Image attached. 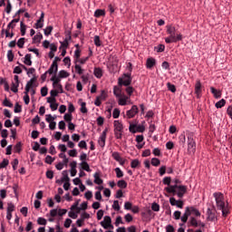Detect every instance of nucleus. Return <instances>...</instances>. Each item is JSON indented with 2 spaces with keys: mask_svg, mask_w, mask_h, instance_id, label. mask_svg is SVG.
Instances as JSON below:
<instances>
[{
  "mask_svg": "<svg viewBox=\"0 0 232 232\" xmlns=\"http://www.w3.org/2000/svg\"><path fill=\"white\" fill-rule=\"evenodd\" d=\"M213 197L216 201V206L219 211L222 212V217L226 218L229 213H231L229 208V202L226 201V198L222 192H215Z\"/></svg>",
  "mask_w": 232,
  "mask_h": 232,
  "instance_id": "f257e3e1",
  "label": "nucleus"
},
{
  "mask_svg": "<svg viewBox=\"0 0 232 232\" xmlns=\"http://www.w3.org/2000/svg\"><path fill=\"white\" fill-rule=\"evenodd\" d=\"M165 191H167V193H171L173 196L177 195L179 198H182L188 191V187L184 185H173L165 188Z\"/></svg>",
  "mask_w": 232,
  "mask_h": 232,
  "instance_id": "f03ea898",
  "label": "nucleus"
},
{
  "mask_svg": "<svg viewBox=\"0 0 232 232\" xmlns=\"http://www.w3.org/2000/svg\"><path fill=\"white\" fill-rule=\"evenodd\" d=\"M167 28V34H169L170 39H173L175 41V39L177 41H182V34L180 33H177V29L175 28V26L169 24L166 26Z\"/></svg>",
  "mask_w": 232,
  "mask_h": 232,
  "instance_id": "7ed1b4c3",
  "label": "nucleus"
},
{
  "mask_svg": "<svg viewBox=\"0 0 232 232\" xmlns=\"http://www.w3.org/2000/svg\"><path fill=\"white\" fill-rule=\"evenodd\" d=\"M195 151H197V142H195L193 136L189 134L188 136V152L189 155H195Z\"/></svg>",
  "mask_w": 232,
  "mask_h": 232,
  "instance_id": "20e7f679",
  "label": "nucleus"
},
{
  "mask_svg": "<svg viewBox=\"0 0 232 232\" xmlns=\"http://www.w3.org/2000/svg\"><path fill=\"white\" fill-rule=\"evenodd\" d=\"M119 86H130L131 84V72H127L123 74V78L118 79Z\"/></svg>",
  "mask_w": 232,
  "mask_h": 232,
  "instance_id": "39448f33",
  "label": "nucleus"
},
{
  "mask_svg": "<svg viewBox=\"0 0 232 232\" xmlns=\"http://www.w3.org/2000/svg\"><path fill=\"white\" fill-rule=\"evenodd\" d=\"M129 130L130 133H144V131H146V127L138 125L137 123H130Z\"/></svg>",
  "mask_w": 232,
  "mask_h": 232,
  "instance_id": "423d86ee",
  "label": "nucleus"
},
{
  "mask_svg": "<svg viewBox=\"0 0 232 232\" xmlns=\"http://www.w3.org/2000/svg\"><path fill=\"white\" fill-rule=\"evenodd\" d=\"M101 226L104 229H113V225H111V218L110 216H105L103 221L101 222Z\"/></svg>",
  "mask_w": 232,
  "mask_h": 232,
  "instance_id": "0eeeda50",
  "label": "nucleus"
},
{
  "mask_svg": "<svg viewBox=\"0 0 232 232\" xmlns=\"http://www.w3.org/2000/svg\"><path fill=\"white\" fill-rule=\"evenodd\" d=\"M207 215L208 220H209L210 222H215V220H217V209H215V207H213L212 208H208Z\"/></svg>",
  "mask_w": 232,
  "mask_h": 232,
  "instance_id": "6e6552de",
  "label": "nucleus"
},
{
  "mask_svg": "<svg viewBox=\"0 0 232 232\" xmlns=\"http://www.w3.org/2000/svg\"><path fill=\"white\" fill-rule=\"evenodd\" d=\"M19 76L14 75V82H12L11 85V92H13L14 93H17V92H19Z\"/></svg>",
  "mask_w": 232,
  "mask_h": 232,
  "instance_id": "1a4fd4ad",
  "label": "nucleus"
},
{
  "mask_svg": "<svg viewBox=\"0 0 232 232\" xmlns=\"http://www.w3.org/2000/svg\"><path fill=\"white\" fill-rule=\"evenodd\" d=\"M139 113V107L137 105H133L130 110L127 111L128 119H133Z\"/></svg>",
  "mask_w": 232,
  "mask_h": 232,
  "instance_id": "9d476101",
  "label": "nucleus"
},
{
  "mask_svg": "<svg viewBox=\"0 0 232 232\" xmlns=\"http://www.w3.org/2000/svg\"><path fill=\"white\" fill-rule=\"evenodd\" d=\"M46 72L49 73V75H53V73L57 74V72H59V64H56L55 62L53 63Z\"/></svg>",
  "mask_w": 232,
  "mask_h": 232,
  "instance_id": "9b49d317",
  "label": "nucleus"
},
{
  "mask_svg": "<svg viewBox=\"0 0 232 232\" xmlns=\"http://www.w3.org/2000/svg\"><path fill=\"white\" fill-rule=\"evenodd\" d=\"M169 202L172 206H177V208H179V209H182L184 208V201L182 200H177L175 198H170Z\"/></svg>",
  "mask_w": 232,
  "mask_h": 232,
  "instance_id": "f8f14e48",
  "label": "nucleus"
},
{
  "mask_svg": "<svg viewBox=\"0 0 232 232\" xmlns=\"http://www.w3.org/2000/svg\"><path fill=\"white\" fill-rule=\"evenodd\" d=\"M195 93L198 99H200V94L202 93V84L200 83V80H198L195 84Z\"/></svg>",
  "mask_w": 232,
  "mask_h": 232,
  "instance_id": "ddd939ff",
  "label": "nucleus"
},
{
  "mask_svg": "<svg viewBox=\"0 0 232 232\" xmlns=\"http://www.w3.org/2000/svg\"><path fill=\"white\" fill-rule=\"evenodd\" d=\"M44 13L42 12L40 18L37 20L34 28L39 29L44 26Z\"/></svg>",
  "mask_w": 232,
  "mask_h": 232,
  "instance_id": "4468645a",
  "label": "nucleus"
},
{
  "mask_svg": "<svg viewBox=\"0 0 232 232\" xmlns=\"http://www.w3.org/2000/svg\"><path fill=\"white\" fill-rule=\"evenodd\" d=\"M114 131H124V125L121 121H114Z\"/></svg>",
  "mask_w": 232,
  "mask_h": 232,
  "instance_id": "2eb2a0df",
  "label": "nucleus"
},
{
  "mask_svg": "<svg viewBox=\"0 0 232 232\" xmlns=\"http://www.w3.org/2000/svg\"><path fill=\"white\" fill-rule=\"evenodd\" d=\"M98 144L101 148H104V146H106V132L102 133L98 140Z\"/></svg>",
  "mask_w": 232,
  "mask_h": 232,
  "instance_id": "dca6fc26",
  "label": "nucleus"
},
{
  "mask_svg": "<svg viewBox=\"0 0 232 232\" xmlns=\"http://www.w3.org/2000/svg\"><path fill=\"white\" fill-rule=\"evenodd\" d=\"M189 217H191L190 214H189V207H187L185 208V213L180 218H181V222H183V224H186V222H188V218H189Z\"/></svg>",
  "mask_w": 232,
  "mask_h": 232,
  "instance_id": "f3484780",
  "label": "nucleus"
},
{
  "mask_svg": "<svg viewBox=\"0 0 232 232\" xmlns=\"http://www.w3.org/2000/svg\"><path fill=\"white\" fill-rule=\"evenodd\" d=\"M155 64H157V61L154 58L147 59L146 66L149 70H151V68H153V66H155Z\"/></svg>",
  "mask_w": 232,
  "mask_h": 232,
  "instance_id": "a211bd4d",
  "label": "nucleus"
},
{
  "mask_svg": "<svg viewBox=\"0 0 232 232\" xmlns=\"http://www.w3.org/2000/svg\"><path fill=\"white\" fill-rule=\"evenodd\" d=\"M189 215H194L195 217H200V211L197 209L195 207H188Z\"/></svg>",
  "mask_w": 232,
  "mask_h": 232,
  "instance_id": "6ab92c4d",
  "label": "nucleus"
},
{
  "mask_svg": "<svg viewBox=\"0 0 232 232\" xmlns=\"http://www.w3.org/2000/svg\"><path fill=\"white\" fill-rule=\"evenodd\" d=\"M210 92L214 95L215 99H220V97H222V92L214 87H210Z\"/></svg>",
  "mask_w": 232,
  "mask_h": 232,
  "instance_id": "aec40b11",
  "label": "nucleus"
},
{
  "mask_svg": "<svg viewBox=\"0 0 232 232\" xmlns=\"http://www.w3.org/2000/svg\"><path fill=\"white\" fill-rule=\"evenodd\" d=\"M101 174L99 172H95L93 177H94V184H97L98 186H101L102 184L103 180L101 179Z\"/></svg>",
  "mask_w": 232,
  "mask_h": 232,
  "instance_id": "412c9836",
  "label": "nucleus"
},
{
  "mask_svg": "<svg viewBox=\"0 0 232 232\" xmlns=\"http://www.w3.org/2000/svg\"><path fill=\"white\" fill-rule=\"evenodd\" d=\"M104 15H106V11L104 9H97L94 12V17H104Z\"/></svg>",
  "mask_w": 232,
  "mask_h": 232,
  "instance_id": "4be33fe9",
  "label": "nucleus"
},
{
  "mask_svg": "<svg viewBox=\"0 0 232 232\" xmlns=\"http://www.w3.org/2000/svg\"><path fill=\"white\" fill-rule=\"evenodd\" d=\"M113 93H114L115 97H117V99L119 97H122V90L117 86L113 87Z\"/></svg>",
  "mask_w": 232,
  "mask_h": 232,
  "instance_id": "5701e85b",
  "label": "nucleus"
},
{
  "mask_svg": "<svg viewBox=\"0 0 232 232\" xmlns=\"http://www.w3.org/2000/svg\"><path fill=\"white\" fill-rule=\"evenodd\" d=\"M130 168H132L133 169L140 168V161L138 159L132 160L130 162Z\"/></svg>",
  "mask_w": 232,
  "mask_h": 232,
  "instance_id": "b1692460",
  "label": "nucleus"
},
{
  "mask_svg": "<svg viewBox=\"0 0 232 232\" xmlns=\"http://www.w3.org/2000/svg\"><path fill=\"white\" fill-rule=\"evenodd\" d=\"M24 64H26V66H32V54L28 53L24 56Z\"/></svg>",
  "mask_w": 232,
  "mask_h": 232,
  "instance_id": "393cba45",
  "label": "nucleus"
},
{
  "mask_svg": "<svg viewBox=\"0 0 232 232\" xmlns=\"http://www.w3.org/2000/svg\"><path fill=\"white\" fill-rule=\"evenodd\" d=\"M188 224L192 226V227H198V220L193 217L189 218Z\"/></svg>",
  "mask_w": 232,
  "mask_h": 232,
  "instance_id": "a878e982",
  "label": "nucleus"
},
{
  "mask_svg": "<svg viewBox=\"0 0 232 232\" xmlns=\"http://www.w3.org/2000/svg\"><path fill=\"white\" fill-rule=\"evenodd\" d=\"M117 186L121 189H126V188H128V182H126L124 179H121L118 181Z\"/></svg>",
  "mask_w": 232,
  "mask_h": 232,
  "instance_id": "bb28decb",
  "label": "nucleus"
},
{
  "mask_svg": "<svg viewBox=\"0 0 232 232\" xmlns=\"http://www.w3.org/2000/svg\"><path fill=\"white\" fill-rule=\"evenodd\" d=\"M80 166L82 167V169H83L84 171H88V172L92 171V169H90V165L86 161H82Z\"/></svg>",
  "mask_w": 232,
  "mask_h": 232,
  "instance_id": "cd10ccee",
  "label": "nucleus"
},
{
  "mask_svg": "<svg viewBox=\"0 0 232 232\" xmlns=\"http://www.w3.org/2000/svg\"><path fill=\"white\" fill-rule=\"evenodd\" d=\"M20 18H14L8 24H7V30H9V28H15V23H19Z\"/></svg>",
  "mask_w": 232,
  "mask_h": 232,
  "instance_id": "c85d7f7f",
  "label": "nucleus"
},
{
  "mask_svg": "<svg viewBox=\"0 0 232 232\" xmlns=\"http://www.w3.org/2000/svg\"><path fill=\"white\" fill-rule=\"evenodd\" d=\"M94 76L97 79H101V77H102V69H101V68H94Z\"/></svg>",
  "mask_w": 232,
  "mask_h": 232,
  "instance_id": "c756f323",
  "label": "nucleus"
},
{
  "mask_svg": "<svg viewBox=\"0 0 232 232\" xmlns=\"http://www.w3.org/2000/svg\"><path fill=\"white\" fill-rule=\"evenodd\" d=\"M42 40H43V34L38 33L34 36L33 43H41Z\"/></svg>",
  "mask_w": 232,
  "mask_h": 232,
  "instance_id": "7c9ffc66",
  "label": "nucleus"
},
{
  "mask_svg": "<svg viewBox=\"0 0 232 232\" xmlns=\"http://www.w3.org/2000/svg\"><path fill=\"white\" fill-rule=\"evenodd\" d=\"M23 148V144L21 143V141L17 142L14 148L15 153H21L22 149Z\"/></svg>",
  "mask_w": 232,
  "mask_h": 232,
  "instance_id": "2f4dec72",
  "label": "nucleus"
},
{
  "mask_svg": "<svg viewBox=\"0 0 232 232\" xmlns=\"http://www.w3.org/2000/svg\"><path fill=\"white\" fill-rule=\"evenodd\" d=\"M63 178L62 179L63 180V182H70V177H68V170H63L62 172Z\"/></svg>",
  "mask_w": 232,
  "mask_h": 232,
  "instance_id": "473e14b6",
  "label": "nucleus"
},
{
  "mask_svg": "<svg viewBox=\"0 0 232 232\" xmlns=\"http://www.w3.org/2000/svg\"><path fill=\"white\" fill-rule=\"evenodd\" d=\"M58 76H59L61 79H66V77H69L70 74L68 73V72H66V71H64V70H62V71L59 72Z\"/></svg>",
  "mask_w": 232,
  "mask_h": 232,
  "instance_id": "72a5a7b5",
  "label": "nucleus"
},
{
  "mask_svg": "<svg viewBox=\"0 0 232 232\" xmlns=\"http://www.w3.org/2000/svg\"><path fill=\"white\" fill-rule=\"evenodd\" d=\"M114 171L116 173L117 179H122V177H124V172L121 170V168H116Z\"/></svg>",
  "mask_w": 232,
  "mask_h": 232,
  "instance_id": "f704fd0d",
  "label": "nucleus"
},
{
  "mask_svg": "<svg viewBox=\"0 0 232 232\" xmlns=\"http://www.w3.org/2000/svg\"><path fill=\"white\" fill-rule=\"evenodd\" d=\"M37 81L36 77H33L29 82H27L26 85L28 88H34V83H35Z\"/></svg>",
  "mask_w": 232,
  "mask_h": 232,
  "instance_id": "c9c22d12",
  "label": "nucleus"
},
{
  "mask_svg": "<svg viewBox=\"0 0 232 232\" xmlns=\"http://www.w3.org/2000/svg\"><path fill=\"white\" fill-rule=\"evenodd\" d=\"M167 87H168V90L172 93H175V92H177V87L175 86V84H171V82H168Z\"/></svg>",
  "mask_w": 232,
  "mask_h": 232,
  "instance_id": "e433bc0d",
  "label": "nucleus"
},
{
  "mask_svg": "<svg viewBox=\"0 0 232 232\" xmlns=\"http://www.w3.org/2000/svg\"><path fill=\"white\" fill-rule=\"evenodd\" d=\"M216 108L219 109V108H224V106H226V101L224 99H221L219 102H218L215 104Z\"/></svg>",
  "mask_w": 232,
  "mask_h": 232,
  "instance_id": "4c0bfd02",
  "label": "nucleus"
},
{
  "mask_svg": "<svg viewBox=\"0 0 232 232\" xmlns=\"http://www.w3.org/2000/svg\"><path fill=\"white\" fill-rule=\"evenodd\" d=\"M37 224L39 226H46V224H47L46 218H37Z\"/></svg>",
  "mask_w": 232,
  "mask_h": 232,
  "instance_id": "58836bf2",
  "label": "nucleus"
},
{
  "mask_svg": "<svg viewBox=\"0 0 232 232\" xmlns=\"http://www.w3.org/2000/svg\"><path fill=\"white\" fill-rule=\"evenodd\" d=\"M120 116H121V110H119L118 108L114 109L112 112L113 119H119Z\"/></svg>",
  "mask_w": 232,
  "mask_h": 232,
  "instance_id": "ea45409f",
  "label": "nucleus"
},
{
  "mask_svg": "<svg viewBox=\"0 0 232 232\" xmlns=\"http://www.w3.org/2000/svg\"><path fill=\"white\" fill-rule=\"evenodd\" d=\"M20 30H21L22 35L26 34V24H24V23L23 22L20 23Z\"/></svg>",
  "mask_w": 232,
  "mask_h": 232,
  "instance_id": "a19ab883",
  "label": "nucleus"
},
{
  "mask_svg": "<svg viewBox=\"0 0 232 232\" xmlns=\"http://www.w3.org/2000/svg\"><path fill=\"white\" fill-rule=\"evenodd\" d=\"M112 209H114L115 211H121V206L119 205V200L113 201Z\"/></svg>",
  "mask_w": 232,
  "mask_h": 232,
  "instance_id": "79ce46f5",
  "label": "nucleus"
},
{
  "mask_svg": "<svg viewBox=\"0 0 232 232\" xmlns=\"http://www.w3.org/2000/svg\"><path fill=\"white\" fill-rule=\"evenodd\" d=\"M80 111L82 113H88V109L86 108V102H82L81 103Z\"/></svg>",
  "mask_w": 232,
  "mask_h": 232,
  "instance_id": "37998d69",
  "label": "nucleus"
},
{
  "mask_svg": "<svg viewBox=\"0 0 232 232\" xmlns=\"http://www.w3.org/2000/svg\"><path fill=\"white\" fill-rule=\"evenodd\" d=\"M4 106H6L7 108H13L14 104L10 102V100L8 98H5L3 102Z\"/></svg>",
  "mask_w": 232,
  "mask_h": 232,
  "instance_id": "c03bdc74",
  "label": "nucleus"
},
{
  "mask_svg": "<svg viewBox=\"0 0 232 232\" xmlns=\"http://www.w3.org/2000/svg\"><path fill=\"white\" fill-rule=\"evenodd\" d=\"M163 184L165 185V186H169H169H171L170 184H171V177H165L164 179H163Z\"/></svg>",
  "mask_w": 232,
  "mask_h": 232,
  "instance_id": "a18cd8bd",
  "label": "nucleus"
},
{
  "mask_svg": "<svg viewBox=\"0 0 232 232\" xmlns=\"http://www.w3.org/2000/svg\"><path fill=\"white\" fill-rule=\"evenodd\" d=\"M10 164V161L6 159H4L3 161L0 163V169H3L4 168H6Z\"/></svg>",
  "mask_w": 232,
  "mask_h": 232,
  "instance_id": "49530a36",
  "label": "nucleus"
},
{
  "mask_svg": "<svg viewBox=\"0 0 232 232\" xmlns=\"http://www.w3.org/2000/svg\"><path fill=\"white\" fill-rule=\"evenodd\" d=\"M52 30H53V26H52V25L47 26V27L44 30V35H46V36L50 35V34H52Z\"/></svg>",
  "mask_w": 232,
  "mask_h": 232,
  "instance_id": "de8ad7c7",
  "label": "nucleus"
},
{
  "mask_svg": "<svg viewBox=\"0 0 232 232\" xmlns=\"http://www.w3.org/2000/svg\"><path fill=\"white\" fill-rule=\"evenodd\" d=\"M125 92H126V93L129 95V97H131V95H133L134 89H133V87H131V86L129 85V86L125 89Z\"/></svg>",
  "mask_w": 232,
  "mask_h": 232,
  "instance_id": "09e8293b",
  "label": "nucleus"
},
{
  "mask_svg": "<svg viewBox=\"0 0 232 232\" xmlns=\"http://www.w3.org/2000/svg\"><path fill=\"white\" fill-rule=\"evenodd\" d=\"M112 158L114 159V160H116L117 162L121 161V160L122 159L121 157V154L119 152H112Z\"/></svg>",
  "mask_w": 232,
  "mask_h": 232,
  "instance_id": "8fccbe9b",
  "label": "nucleus"
},
{
  "mask_svg": "<svg viewBox=\"0 0 232 232\" xmlns=\"http://www.w3.org/2000/svg\"><path fill=\"white\" fill-rule=\"evenodd\" d=\"M97 97L100 99V101H106L108 94L106 93V91H102L101 95Z\"/></svg>",
  "mask_w": 232,
  "mask_h": 232,
  "instance_id": "3c124183",
  "label": "nucleus"
},
{
  "mask_svg": "<svg viewBox=\"0 0 232 232\" xmlns=\"http://www.w3.org/2000/svg\"><path fill=\"white\" fill-rule=\"evenodd\" d=\"M15 210V206L13 203L7 204V213H12Z\"/></svg>",
  "mask_w": 232,
  "mask_h": 232,
  "instance_id": "603ef678",
  "label": "nucleus"
},
{
  "mask_svg": "<svg viewBox=\"0 0 232 232\" xmlns=\"http://www.w3.org/2000/svg\"><path fill=\"white\" fill-rule=\"evenodd\" d=\"M165 43H167V44H171V43H179V40H174L173 38H171V36H169L165 38Z\"/></svg>",
  "mask_w": 232,
  "mask_h": 232,
  "instance_id": "864d4df0",
  "label": "nucleus"
},
{
  "mask_svg": "<svg viewBox=\"0 0 232 232\" xmlns=\"http://www.w3.org/2000/svg\"><path fill=\"white\" fill-rule=\"evenodd\" d=\"M94 44L95 46H102V43H101V37L99 35H95L94 36Z\"/></svg>",
  "mask_w": 232,
  "mask_h": 232,
  "instance_id": "5fc2aeb1",
  "label": "nucleus"
},
{
  "mask_svg": "<svg viewBox=\"0 0 232 232\" xmlns=\"http://www.w3.org/2000/svg\"><path fill=\"white\" fill-rule=\"evenodd\" d=\"M63 119L64 121H66V122H72V119H73V116H72V114L68 112L63 116Z\"/></svg>",
  "mask_w": 232,
  "mask_h": 232,
  "instance_id": "6e6d98bb",
  "label": "nucleus"
},
{
  "mask_svg": "<svg viewBox=\"0 0 232 232\" xmlns=\"http://www.w3.org/2000/svg\"><path fill=\"white\" fill-rule=\"evenodd\" d=\"M151 164L155 167L157 166H160V160L157 159V158H152L151 159Z\"/></svg>",
  "mask_w": 232,
  "mask_h": 232,
  "instance_id": "4d7b16f0",
  "label": "nucleus"
},
{
  "mask_svg": "<svg viewBox=\"0 0 232 232\" xmlns=\"http://www.w3.org/2000/svg\"><path fill=\"white\" fill-rule=\"evenodd\" d=\"M7 59L9 63H12L14 61V52H12V50H9L7 52Z\"/></svg>",
  "mask_w": 232,
  "mask_h": 232,
  "instance_id": "13d9d810",
  "label": "nucleus"
},
{
  "mask_svg": "<svg viewBox=\"0 0 232 232\" xmlns=\"http://www.w3.org/2000/svg\"><path fill=\"white\" fill-rule=\"evenodd\" d=\"M156 50L158 53H162V52L166 50V46L164 44H159L158 47H156Z\"/></svg>",
  "mask_w": 232,
  "mask_h": 232,
  "instance_id": "bf43d9fd",
  "label": "nucleus"
},
{
  "mask_svg": "<svg viewBox=\"0 0 232 232\" xmlns=\"http://www.w3.org/2000/svg\"><path fill=\"white\" fill-rule=\"evenodd\" d=\"M42 97H46L48 95V87H43L41 89Z\"/></svg>",
  "mask_w": 232,
  "mask_h": 232,
  "instance_id": "052dcab7",
  "label": "nucleus"
},
{
  "mask_svg": "<svg viewBox=\"0 0 232 232\" xmlns=\"http://www.w3.org/2000/svg\"><path fill=\"white\" fill-rule=\"evenodd\" d=\"M79 148H82L83 150H88V144L84 140H81L78 144Z\"/></svg>",
  "mask_w": 232,
  "mask_h": 232,
  "instance_id": "680f3d73",
  "label": "nucleus"
},
{
  "mask_svg": "<svg viewBox=\"0 0 232 232\" xmlns=\"http://www.w3.org/2000/svg\"><path fill=\"white\" fill-rule=\"evenodd\" d=\"M21 111H23V108L21 105H19V103H15L14 113H21Z\"/></svg>",
  "mask_w": 232,
  "mask_h": 232,
  "instance_id": "e2e57ef3",
  "label": "nucleus"
},
{
  "mask_svg": "<svg viewBox=\"0 0 232 232\" xmlns=\"http://www.w3.org/2000/svg\"><path fill=\"white\" fill-rule=\"evenodd\" d=\"M151 209L152 211H160V206L157 203H152Z\"/></svg>",
  "mask_w": 232,
  "mask_h": 232,
  "instance_id": "0e129e2a",
  "label": "nucleus"
},
{
  "mask_svg": "<svg viewBox=\"0 0 232 232\" xmlns=\"http://www.w3.org/2000/svg\"><path fill=\"white\" fill-rule=\"evenodd\" d=\"M11 164L13 166L14 171H15V169H17V166H19V160L14 159Z\"/></svg>",
  "mask_w": 232,
  "mask_h": 232,
  "instance_id": "69168bd1",
  "label": "nucleus"
},
{
  "mask_svg": "<svg viewBox=\"0 0 232 232\" xmlns=\"http://www.w3.org/2000/svg\"><path fill=\"white\" fill-rule=\"evenodd\" d=\"M18 48H24V38H20L17 42Z\"/></svg>",
  "mask_w": 232,
  "mask_h": 232,
  "instance_id": "338daca9",
  "label": "nucleus"
},
{
  "mask_svg": "<svg viewBox=\"0 0 232 232\" xmlns=\"http://www.w3.org/2000/svg\"><path fill=\"white\" fill-rule=\"evenodd\" d=\"M166 232H175V227H173L171 225H168L166 227Z\"/></svg>",
  "mask_w": 232,
  "mask_h": 232,
  "instance_id": "774afa93",
  "label": "nucleus"
}]
</instances>
